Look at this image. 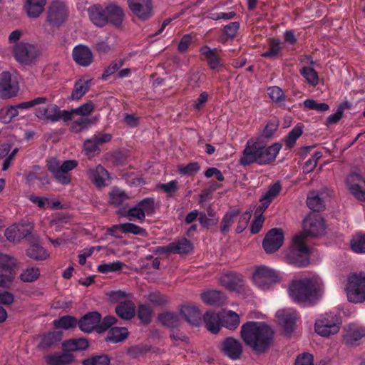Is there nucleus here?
<instances>
[{"instance_id": "f257e3e1", "label": "nucleus", "mask_w": 365, "mask_h": 365, "mask_svg": "<svg viewBox=\"0 0 365 365\" xmlns=\"http://www.w3.org/2000/svg\"><path fill=\"white\" fill-rule=\"evenodd\" d=\"M240 334L244 342L258 354L267 352L274 341V332L264 322L250 321L241 327Z\"/></svg>"}, {"instance_id": "f03ea898", "label": "nucleus", "mask_w": 365, "mask_h": 365, "mask_svg": "<svg viewBox=\"0 0 365 365\" xmlns=\"http://www.w3.org/2000/svg\"><path fill=\"white\" fill-rule=\"evenodd\" d=\"M322 282L317 277H304L294 279L289 285L290 298L296 303L314 304L322 294Z\"/></svg>"}, {"instance_id": "7ed1b4c3", "label": "nucleus", "mask_w": 365, "mask_h": 365, "mask_svg": "<svg viewBox=\"0 0 365 365\" xmlns=\"http://www.w3.org/2000/svg\"><path fill=\"white\" fill-rule=\"evenodd\" d=\"M94 110V103L86 102L76 108L64 112L65 122L71 121V129L76 133L80 132L99 120V115L90 118Z\"/></svg>"}, {"instance_id": "20e7f679", "label": "nucleus", "mask_w": 365, "mask_h": 365, "mask_svg": "<svg viewBox=\"0 0 365 365\" xmlns=\"http://www.w3.org/2000/svg\"><path fill=\"white\" fill-rule=\"evenodd\" d=\"M309 247L305 244V236L298 235L292 241V245L286 254L288 264L297 267H307L309 263Z\"/></svg>"}, {"instance_id": "39448f33", "label": "nucleus", "mask_w": 365, "mask_h": 365, "mask_svg": "<svg viewBox=\"0 0 365 365\" xmlns=\"http://www.w3.org/2000/svg\"><path fill=\"white\" fill-rule=\"evenodd\" d=\"M342 324L339 313L330 312L321 315L314 324L315 331L323 337H329L337 334Z\"/></svg>"}, {"instance_id": "423d86ee", "label": "nucleus", "mask_w": 365, "mask_h": 365, "mask_svg": "<svg viewBox=\"0 0 365 365\" xmlns=\"http://www.w3.org/2000/svg\"><path fill=\"white\" fill-rule=\"evenodd\" d=\"M346 289L349 302H365V272L351 274L348 277Z\"/></svg>"}, {"instance_id": "0eeeda50", "label": "nucleus", "mask_w": 365, "mask_h": 365, "mask_svg": "<svg viewBox=\"0 0 365 365\" xmlns=\"http://www.w3.org/2000/svg\"><path fill=\"white\" fill-rule=\"evenodd\" d=\"M47 101L48 99L45 97H37L15 106L3 108L0 110V121L3 123H9L19 115V110H27L37 105L46 104Z\"/></svg>"}, {"instance_id": "6e6552de", "label": "nucleus", "mask_w": 365, "mask_h": 365, "mask_svg": "<svg viewBox=\"0 0 365 365\" xmlns=\"http://www.w3.org/2000/svg\"><path fill=\"white\" fill-rule=\"evenodd\" d=\"M262 143L263 141L260 140V138H249L243 150L242 155L239 160L240 164L244 167L249 166L253 163L258 165Z\"/></svg>"}, {"instance_id": "1a4fd4ad", "label": "nucleus", "mask_w": 365, "mask_h": 365, "mask_svg": "<svg viewBox=\"0 0 365 365\" xmlns=\"http://www.w3.org/2000/svg\"><path fill=\"white\" fill-rule=\"evenodd\" d=\"M349 192L359 201H365V179L359 173H351L345 180Z\"/></svg>"}, {"instance_id": "9d476101", "label": "nucleus", "mask_w": 365, "mask_h": 365, "mask_svg": "<svg viewBox=\"0 0 365 365\" xmlns=\"http://www.w3.org/2000/svg\"><path fill=\"white\" fill-rule=\"evenodd\" d=\"M303 229L305 236L318 237L321 235L325 229L324 221L319 215L314 214L308 215L303 221Z\"/></svg>"}, {"instance_id": "9b49d317", "label": "nucleus", "mask_w": 365, "mask_h": 365, "mask_svg": "<svg viewBox=\"0 0 365 365\" xmlns=\"http://www.w3.org/2000/svg\"><path fill=\"white\" fill-rule=\"evenodd\" d=\"M220 350L228 359L236 361L241 358L243 347L240 340L229 336L220 343Z\"/></svg>"}, {"instance_id": "f8f14e48", "label": "nucleus", "mask_w": 365, "mask_h": 365, "mask_svg": "<svg viewBox=\"0 0 365 365\" xmlns=\"http://www.w3.org/2000/svg\"><path fill=\"white\" fill-rule=\"evenodd\" d=\"M13 52L17 61L26 64L33 62L38 56L36 47L26 43H21L15 46Z\"/></svg>"}, {"instance_id": "ddd939ff", "label": "nucleus", "mask_w": 365, "mask_h": 365, "mask_svg": "<svg viewBox=\"0 0 365 365\" xmlns=\"http://www.w3.org/2000/svg\"><path fill=\"white\" fill-rule=\"evenodd\" d=\"M284 242V233L281 229H271L265 235L262 247L266 253L272 254L277 251Z\"/></svg>"}, {"instance_id": "4468645a", "label": "nucleus", "mask_w": 365, "mask_h": 365, "mask_svg": "<svg viewBox=\"0 0 365 365\" xmlns=\"http://www.w3.org/2000/svg\"><path fill=\"white\" fill-rule=\"evenodd\" d=\"M19 91L18 83L12 80L8 71L0 74V98L7 99L15 96Z\"/></svg>"}, {"instance_id": "2eb2a0df", "label": "nucleus", "mask_w": 365, "mask_h": 365, "mask_svg": "<svg viewBox=\"0 0 365 365\" xmlns=\"http://www.w3.org/2000/svg\"><path fill=\"white\" fill-rule=\"evenodd\" d=\"M297 316V312L292 309L279 310L276 314L279 324L287 334L294 331Z\"/></svg>"}, {"instance_id": "dca6fc26", "label": "nucleus", "mask_w": 365, "mask_h": 365, "mask_svg": "<svg viewBox=\"0 0 365 365\" xmlns=\"http://www.w3.org/2000/svg\"><path fill=\"white\" fill-rule=\"evenodd\" d=\"M67 7L63 2L54 1L51 5L47 20L53 26H59L67 19Z\"/></svg>"}, {"instance_id": "f3484780", "label": "nucleus", "mask_w": 365, "mask_h": 365, "mask_svg": "<svg viewBox=\"0 0 365 365\" xmlns=\"http://www.w3.org/2000/svg\"><path fill=\"white\" fill-rule=\"evenodd\" d=\"M86 175L89 180L98 189L108 185L109 173L101 165L95 168H89L86 170Z\"/></svg>"}, {"instance_id": "a211bd4d", "label": "nucleus", "mask_w": 365, "mask_h": 365, "mask_svg": "<svg viewBox=\"0 0 365 365\" xmlns=\"http://www.w3.org/2000/svg\"><path fill=\"white\" fill-rule=\"evenodd\" d=\"M130 11L142 20L151 16L152 5L150 0H128Z\"/></svg>"}, {"instance_id": "6ab92c4d", "label": "nucleus", "mask_w": 365, "mask_h": 365, "mask_svg": "<svg viewBox=\"0 0 365 365\" xmlns=\"http://www.w3.org/2000/svg\"><path fill=\"white\" fill-rule=\"evenodd\" d=\"M282 148V144L274 143L267 145L264 142L262 143L261 155L259 158V165H267L273 163Z\"/></svg>"}, {"instance_id": "aec40b11", "label": "nucleus", "mask_w": 365, "mask_h": 365, "mask_svg": "<svg viewBox=\"0 0 365 365\" xmlns=\"http://www.w3.org/2000/svg\"><path fill=\"white\" fill-rule=\"evenodd\" d=\"M101 320V315L98 312H90L84 314L78 320V327L85 333H91L96 330Z\"/></svg>"}, {"instance_id": "412c9836", "label": "nucleus", "mask_w": 365, "mask_h": 365, "mask_svg": "<svg viewBox=\"0 0 365 365\" xmlns=\"http://www.w3.org/2000/svg\"><path fill=\"white\" fill-rule=\"evenodd\" d=\"M73 61L79 66L87 67L93 61L91 50L86 46L79 44L76 46L72 51Z\"/></svg>"}, {"instance_id": "4be33fe9", "label": "nucleus", "mask_w": 365, "mask_h": 365, "mask_svg": "<svg viewBox=\"0 0 365 365\" xmlns=\"http://www.w3.org/2000/svg\"><path fill=\"white\" fill-rule=\"evenodd\" d=\"M220 283L228 290L236 292H240L244 286L242 275L235 272L223 274L220 278Z\"/></svg>"}, {"instance_id": "5701e85b", "label": "nucleus", "mask_w": 365, "mask_h": 365, "mask_svg": "<svg viewBox=\"0 0 365 365\" xmlns=\"http://www.w3.org/2000/svg\"><path fill=\"white\" fill-rule=\"evenodd\" d=\"M29 247L26 249V255L28 257L35 261H44L49 257V253L38 243V237L35 236V240L29 241Z\"/></svg>"}, {"instance_id": "b1692460", "label": "nucleus", "mask_w": 365, "mask_h": 365, "mask_svg": "<svg viewBox=\"0 0 365 365\" xmlns=\"http://www.w3.org/2000/svg\"><path fill=\"white\" fill-rule=\"evenodd\" d=\"M46 365H70L74 361V356L68 352H54L45 355Z\"/></svg>"}, {"instance_id": "393cba45", "label": "nucleus", "mask_w": 365, "mask_h": 365, "mask_svg": "<svg viewBox=\"0 0 365 365\" xmlns=\"http://www.w3.org/2000/svg\"><path fill=\"white\" fill-rule=\"evenodd\" d=\"M363 338H365V327L349 325L344 336V341L346 345L355 346Z\"/></svg>"}, {"instance_id": "a878e982", "label": "nucleus", "mask_w": 365, "mask_h": 365, "mask_svg": "<svg viewBox=\"0 0 365 365\" xmlns=\"http://www.w3.org/2000/svg\"><path fill=\"white\" fill-rule=\"evenodd\" d=\"M64 112H67V110H60L57 106L49 104L44 108H38L36 115L38 118L48 119L53 122H56L60 119L65 121Z\"/></svg>"}, {"instance_id": "bb28decb", "label": "nucleus", "mask_w": 365, "mask_h": 365, "mask_svg": "<svg viewBox=\"0 0 365 365\" xmlns=\"http://www.w3.org/2000/svg\"><path fill=\"white\" fill-rule=\"evenodd\" d=\"M180 314L193 326L199 327L202 323V313L194 305H182L180 309Z\"/></svg>"}, {"instance_id": "cd10ccee", "label": "nucleus", "mask_w": 365, "mask_h": 365, "mask_svg": "<svg viewBox=\"0 0 365 365\" xmlns=\"http://www.w3.org/2000/svg\"><path fill=\"white\" fill-rule=\"evenodd\" d=\"M200 51L206 58L210 69L218 72L224 66L215 49H212L207 46H203L200 48Z\"/></svg>"}, {"instance_id": "c85d7f7f", "label": "nucleus", "mask_w": 365, "mask_h": 365, "mask_svg": "<svg viewBox=\"0 0 365 365\" xmlns=\"http://www.w3.org/2000/svg\"><path fill=\"white\" fill-rule=\"evenodd\" d=\"M203 322L208 331L216 334L222 327V318L220 315L212 311H207L203 315Z\"/></svg>"}, {"instance_id": "c756f323", "label": "nucleus", "mask_w": 365, "mask_h": 365, "mask_svg": "<svg viewBox=\"0 0 365 365\" xmlns=\"http://www.w3.org/2000/svg\"><path fill=\"white\" fill-rule=\"evenodd\" d=\"M202 301L208 304L215 307H222L225 304V294L218 290H208L201 294Z\"/></svg>"}, {"instance_id": "7c9ffc66", "label": "nucleus", "mask_w": 365, "mask_h": 365, "mask_svg": "<svg viewBox=\"0 0 365 365\" xmlns=\"http://www.w3.org/2000/svg\"><path fill=\"white\" fill-rule=\"evenodd\" d=\"M115 312L120 319L130 320L135 315V305L130 300H125L118 303L115 307Z\"/></svg>"}, {"instance_id": "2f4dec72", "label": "nucleus", "mask_w": 365, "mask_h": 365, "mask_svg": "<svg viewBox=\"0 0 365 365\" xmlns=\"http://www.w3.org/2000/svg\"><path fill=\"white\" fill-rule=\"evenodd\" d=\"M91 81L92 78L88 76L79 78L74 84L71 98L75 101L81 99L89 90Z\"/></svg>"}, {"instance_id": "473e14b6", "label": "nucleus", "mask_w": 365, "mask_h": 365, "mask_svg": "<svg viewBox=\"0 0 365 365\" xmlns=\"http://www.w3.org/2000/svg\"><path fill=\"white\" fill-rule=\"evenodd\" d=\"M91 21L97 26H103L108 22L106 8L101 5H94L88 10Z\"/></svg>"}, {"instance_id": "72a5a7b5", "label": "nucleus", "mask_w": 365, "mask_h": 365, "mask_svg": "<svg viewBox=\"0 0 365 365\" xmlns=\"http://www.w3.org/2000/svg\"><path fill=\"white\" fill-rule=\"evenodd\" d=\"M277 277L275 270L272 269L265 266L258 267L253 274V281L259 287H263V284L266 282V279H272Z\"/></svg>"}, {"instance_id": "f704fd0d", "label": "nucleus", "mask_w": 365, "mask_h": 365, "mask_svg": "<svg viewBox=\"0 0 365 365\" xmlns=\"http://www.w3.org/2000/svg\"><path fill=\"white\" fill-rule=\"evenodd\" d=\"M62 332L49 331L41 336L38 347L40 349H48L57 344L62 339Z\"/></svg>"}, {"instance_id": "c9c22d12", "label": "nucleus", "mask_w": 365, "mask_h": 365, "mask_svg": "<svg viewBox=\"0 0 365 365\" xmlns=\"http://www.w3.org/2000/svg\"><path fill=\"white\" fill-rule=\"evenodd\" d=\"M46 0H26L25 9L30 18H37L44 10Z\"/></svg>"}, {"instance_id": "e433bc0d", "label": "nucleus", "mask_w": 365, "mask_h": 365, "mask_svg": "<svg viewBox=\"0 0 365 365\" xmlns=\"http://www.w3.org/2000/svg\"><path fill=\"white\" fill-rule=\"evenodd\" d=\"M53 325L56 329H73L78 327V320L75 317L64 315L53 320Z\"/></svg>"}, {"instance_id": "4c0bfd02", "label": "nucleus", "mask_w": 365, "mask_h": 365, "mask_svg": "<svg viewBox=\"0 0 365 365\" xmlns=\"http://www.w3.org/2000/svg\"><path fill=\"white\" fill-rule=\"evenodd\" d=\"M106 12L108 16V22H110L115 26L120 25L124 16L123 11L120 7L110 4L106 7Z\"/></svg>"}, {"instance_id": "58836bf2", "label": "nucleus", "mask_w": 365, "mask_h": 365, "mask_svg": "<svg viewBox=\"0 0 365 365\" xmlns=\"http://www.w3.org/2000/svg\"><path fill=\"white\" fill-rule=\"evenodd\" d=\"M158 319L163 326L169 329L177 328L180 324V319L178 314L172 312L160 313L158 315Z\"/></svg>"}, {"instance_id": "ea45409f", "label": "nucleus", "mask_w": 365, "mask_h": 365, "mask_svg": "<svg viewBox=\"0 0 365 365\" xmlns=\"http://www.w3.org/2000/svg\"><path fill=\"white\" fill-rule=\"evenodd\" d=\"M170 249L173 254L187 255L192 251V245L187 238L182 237L170 243Z\"/></svg>"}, {"instance_id": "a19ab883", "label": "nucleus", "mask_w": 365, "mask_h": 365, "mask_svg": "<svg viewBox=\"0 0 365 365\" xmlns=\"http://www.w3.org/2000/svg\"><path fill=\"white\" fill-rule=\"evenodd\" d=\"M129 332L125 327H113L108 331L106 341L114 344L123 341L128 338Z\"/></svg>"}, {"instance_id": "79ce46f5", "label": "nucleus", "mask_w": 365, "mask_h": 365, "mask_svg": "<svg viewBox=\"0 0 365 365\" xmlns=\"http://www.w3.org/2000/svg\"><path fill=\"white\" fill-rule=\"evenodd\" d=\"M239 215L240 210L238 209H233L227 212L220 222V232L225 235L227 234Z\"/></svg>"}, {"instance_id": "37998d69", "label": "nucleus", "mask_w": 365, "mask_h": 365, "mask_svg": "<svg viewBox=\"0 0 365 365\" xmlns=\"http://www.w3.org/2000/svg\"><path fill=\"white\" fill-rule=\"evenodd\" d=\"M307 205L313 212H320L325 207L324 201L319 197L318 192L315 191H312L308 194Z\"/></svg>"}, {"instance_id": "c03bdc74", "label": "nucleus", "mask_w": 365, "mask_h": 365, "mask_svg": "<svg viewBox=\"0 0 365 365\" xmlns=\"http://www.w3.org/2000/svg\"><path fill=\"white\" fill-rule=\"evenodd\" d=\"M351 248L357 254L365 253V233L359 232L354 235L351 240Z\"/></svg>"}, {"instance_id": "a18cd8bd", "label": "nucleus", "mask_w": 365, "mask_h": 365, "mask_svg": "<svg viewBox=\"0 0 365 365\" xmlns=\"http://www.w3.org/2000/svg\"><path fill=\"white\" fill-rule=\"evenodd\" d=\"M240 324L239 315L233 312L228 311L227 314L222 318V327L230 330H235Z\"/></svg>"}, {"instance_id": "49530a36", "label": "nucleus", "mask_w": 365, "mask_h": 365, "mask_svg": "<svg viewBox=\"0 0 365 365\" xmlns=\"http://www.w3.org/2000/svg\"><path fill=\"white\" fill-rule=\"evenodd\" d=\"M16 226V232L17 235V237L19 242L25 238L27 241H31L32 240H35L34 235L32 234V226L30 225H24V224H14Z\"/></svg>"}, {"instance_id": "de8ad7c7", "label": "nucleus", "mask_w": 365, "mask_h": 365, "mask_svg": "<svg viewBox=\"0 0 365 365\" xmlns=\"http://www.w3.org/2000/svg\"><path fill=\"white\" fill-rule=\"evenodd\" d=\"M110 138H87L84 142V149L87 153L91 154L98 151V146L109 142Z\"/></svg>"}, {"instance_id": "09e8293b", "label": "nucleus", "mask_w": 365, "mask_h": 365, "mask_svg": "<svg viewBox=\"0 0 365 365\" xmlns=\"http://www.w3.org/2000/svg\"><path fill=\"white\" fill-rule=\"evenodd\" d=\"M110 357L106 354L92 356L82 361V365H109Z\"/></svg>"}, {"instance_id": "8fccbe9b", "label": "nucleus", "mask_w": 365, "mask_h": 365, "mask_svg": "<svg viewBox=\"0 0 365 365\" xmlns=\"http://www.w3.org/2000/svg\"><path fill=\"white\" fill-rule=\"evenodd\" d=\"M138 318L144 325H148L151 322L152 310L150 307L145 304H141L138 307Z\"/></svg>"}, {"instance_id": "3c124183", "label": "nucleus", "mask_w": 365, "mask_h": 365, "mask_svg": "<svg viewBox=\"0 0 365 365\" xmlns=\"http://www.w3.org/2000/svg\"><path fill=\"white\" fill-rule=\"evenodd\" d=\"M121 232L124 234H133L135 235L145 236V229L130 222L120 224Z\"/></svg>"}, {"instance_id": "603ef678", "label": "nucleus", "mask_w": 365, "mask_h": 365, "mask_svg": "<svg viewBox=\"0 0 365 365\" xmlns=\"http://www.w3.org/2000/svg\"><path fill=\"white\" fill-rule=\"evenodd\" d=\"M150 351V346L146 344H138L130 346L127 350L128 355L132 359L143 356Z\"/></svg>"}, {"instance_id": "864d4df0", "label": "nucleus", "mask_w": 365, "mask_h": 365, "mask_svg": "<svg viewBox=\"0 0 365 365\" xmlns=\"http://www.w3.org/2000/svg\"><path fill=\"white\" fill-rule=\"evenodd\" d=\"M281 50V41L277 39H272L269 42L267 51L263 53L262 56L264 58H274L280 53Z\"/></svg>"}, {"instance_id": "5fc2aeb1", "label": "nucleus", "mask_w": 365, "mask_h": 365, "mask_svg": "<svg viewBox=\"0 0 365 365\" xmlns=\"http://www.w3.org/2000/svg\"><path fill=\"white\" fill-rule=\"evenodd\" d=\"M301 75L306 79L311 86H317L319 82V77L315 70L311 67L304 66L300 70Z\"/></svg>"}, {"instance_id": "6e6d98bb", "label": "nucleus", "mask_w": 365, "mask_h": 365, "mask_svg": "<svg viewBox=\"0 0 365 365\" xmlns=\"http://www.w3.org/2000/svg\"><path fill=\"white\" fill-rule=\"evenodd\" d=\"M120 261H115L108 264H101L98 266L97 270L102 274H108L120 271L123 267Z\"/></svg>"}, {"instance_id": "4d7b16f0", "label": "nucleus", "mask_w": 365, "mask_h": 365, "mask_svg": "<svg viewBox=\"0 0 365 365\" xmlns=\"http://www.w3.org/2000/svg\"><path fill=\"white\" fill-rule=\"evenodd\" d=\"M110 202L115 206L122 205L128 198L126 193L119 188H113L109 193Z\"/></svg>"}, {"instance_id": "13d9d810", "label": "nucleus", "mask_w": 365, "mask_h": 365, "mask_svg": "<svg viewBox=\"0 0 365 365\" xmlns=\"http://www.w3.org/2000/svg\"><path fill=\"white\" fill-rule=\"evenodd\" d=\"M157 188L167 193L169 197H174L178 190V182L173 180L168 183H160L157 185Z\"/></svg>"}, {"instance_id": "bf43d9fd", "label": "nucleus", "mask_w": 365, "mask_h": 365, "mask_svg": "<svg viewBox=\"0 0 365 365\" xmlns=\"http://www.w3.org/2000/svg\"><path fill=\"white\" fill-rule=\"evenodd\" d=\"M145 216H151L155 212V200L152 197H145L138 202Z\"/></svg>"}, {"instance_id": "052dcab7", "label": "nucleus", "mask_w": 365, "mask_h": 365, "mask_svg": "<svg viewBox=\"0 0 365 365\" xmlns=\"http://www.w3.org/2000/svg\"><path fill=\"white\" fill-rule=\"evenodd\" d=\"M267 95L276 103L284 102L286 99L283 90L278 86L269 87L267 88Z\"/></svg>"}, {"instance_id": "680f3d73", "label": "nucleus", "mask_w": 365, "mask_h": 365, "mask_svg": "<svg viewBox=\"0 0 365 365\" xmlns=\"http://www.w3.org/2000/svg\"><path fill=\"white\" fill-rule=\"evenodd\" d=\"M40 275V270L37 267H29L24 269L20 275V279L25 282H32L37 279Z\"/></svg>"}, {"instance_id": "e2e57ef3", "label": "nucleus", "mask_w": 365, "mask_h": 365, "mask_svg": "<svg viewBox=\"0 0 365 365\" xmlns=\"http://www.w3.org/2000/svg\"><path fill=\"white\" fill-rule=\"evenodd\" d=\"M148 299L153 306L155 307H163L168 302L167 297L159 292L150 293L148 294Z\"/></svg>"}, {"instance_id": "0e129e2a", "label": "nucleus", "mask_w": 365, "mask_h": 365, "mask_svg": "<svg viewBox=\"0 0 365 365\" xmlns=\"http://www.w3.org/2000/svg\"><path fill=\"white\" fill-rule=\"evenodd\" d=\"M251 217L252 211H246L242 215H239L237 225L235 230L237 234L242 233L246 229Z\"/></svg>"}, {"instance_id": "69168bd1", "label": "nucleus", "mask_w": 365, "mask_h": 365, "mask_svg": "<svg viewBox=\"0 0 365 365\" xmlns=\"http://www.w3.org/2000/svg\"><path fill=\"white\" fill-rule=\"evenodd\" d=\"M200 168L198 163L192 162L185 166H179L178 172L183 175H194L200 170Z\"/></svg>"}, {"instance_id": "338daca9", "label": "nucleus", "mask_w": 365, "mask_h": 365, "mask_svg": "<svg viewBox=\"0 0 365 365\" xmlns=\"http://www.w3.org/2000/svg\"><path fill=\"white\" fill-rule=\"evenodd\" d=\"M16 260L11 256L0 253V268L11 270L16 266Z\"/></svg>"}, {"instance_id": "774afa93", "label": "nucleus", "mask_w": 365, "mask_h": 365, "mask_svg": "<svg viewBox=\"0 0 365 365\" xmlns=\"http://www.w3.org/2000/svg\"><path fill=\"white\" fill-rule=\"evenodd\" d=\"M124 61L123 59H118L113 61L105 69L104 73L102 75V79L106 80L108 77L115 73L123 65Z\"/></svg>"}]
</instances>
